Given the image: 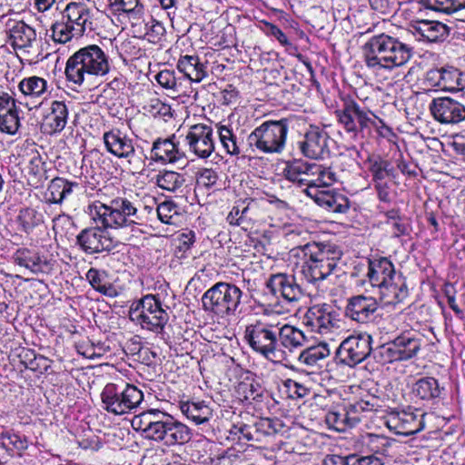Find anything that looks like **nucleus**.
I'll list each match as a JSON object with an SVG mask.
<instances>
[{
  "label": "nucleus",
  "mask_w": 465,
  "mask_h": 465,
  "mask_svg": "<svg viewBox=\"0 0 465 465\" xmlns=\"http://www.w3.org/2000/svg\"><path fill=\"white\" fill-rule=\"evenodd\" d=\"M362 50L367 67L376 72L401 67L411 57V48L407 45L385 34L370 38Z\"/></svg>",
  "instance_id": "f257e3e1"
},
{
  "label": "nucleus",
  "mask_w": 465,
  "mask_h": 465,
  "mask_svg": "<svg viewBox=\"0 0 465 465\" xmlns=\"http://www.w3.org/2000/svg\"><path fill=\"white\" fill-rule=\"evenodd\" d=\"M302 253V273L312 283L326 280L342 257L339 246L331 242H311L299 248Z\"/></svg>",
  "instance_id": "f03ea898"
},
{
  "label": "nucleus",
  "mask_w": 465,
  "mask_h": 465,
  "mask_svg": "<svg viewBox=\"0 0 465 465\" xmlns=\"http://www.w3.org/2000/svg\"><path fill=\"white\" fill-rule=\"evenodd\" d=\"M88 209L92 220L104 228L119 229L143 222L137 203L126 197H115L106 203L95 201Z\"/></svg>",
  "instance_id": "7ed1b4c3"
},
{
  "label": "nucleus",
  "mask_w": 465,
  "mask_h": 465,
  "mask_svg": "<svg viewBox=\"0 0 465 465\" xmlns=\"http://www.w3.org/2000/svg\"><path fill=\"white\" fill-rule=\"evenodd\" d=\"M110 70L107 56L96 45L75 52L66 63L65 75L69 82L81 85L94 75L104 76Z\"/></svg>",
  "instance_id": "20e7f679"
},
{
  "label": "nucleus",
  "mask_w": 465,
  "mask_h": 465,
  "mask_svg": "<svg viewBox=\"0 0 465 465\" xmlns=\"http://www.w3.org/2000/svg\"><path fill=\"white\" fill-rule=\"evenodd\" d=\"M244 339L253 351L272 362L286 359V353L280 348L276 338L275 319L263 316L245 328Z\"/></svg>",
  "instance_id": "39448f33"
},
{
  "label": "nucleus",
  "mask_w": 465,
  "mask_h": 465,
  "mask_svg": "<svg viewBox=\"0 0 465 465\" xmlns=\"http://www.w3.org/2000/svg\"><path fill=\"white\" fill-rule=\"evenodd\" d=\"M290 122L289 118L267 120L254 128L247 136L251 150L265 154H281L286 146Z\"/></svg>",
  "instance_id": "423d86ee"
},
{
  "label": "nucleus",
  "mask_w": 465,
  "mask_h": 465,
  "mask_svg": "<svg viewBox=\"0 0 465 465\" xmlns=\"http://www.w3.org/2000/svg\"><path fill=\"white\" fill-rule=\"evenodd\" d=\"M242 290L233 283L219 282L202 296L203 309L218 317H231L241 313Z\"/></svg>",
  "instance_id": "0eeeda50"
},
{
  "label": "nucleus",
  "mask_w": 465,
  "mask_h": 465,
  "mask_svg": "<svg viewBox=\"0 0 465 465\" xmlns=\"http://www.w3.org/2000/svg\"><path fill=\"white\" fill-rule=\"evenodd\" d=\"M283 176L299 186H331L337 181V175L331 167L294 159L286 163Z\"/></svg>",
  "instance_id": "6e6552de"
},
{
  "label": "nucleus",
  "mask_w": 465,
  "mask_h": 465,
  "mask_svg": "<svg viewBox=\"0 0 465 465\" xmlns=\"http://www.w3.org/2000/svg\"><path fill=\"white\" fill-rule=\"evenodd\" d=\"M104 409L114 415L135 411L143 400V393L129 383H107L102 391Z\"/></svg>",
  "instance_id": "1a4fd4ad"
},
{
  "label": "nucleus",
  "mask_w": 465,
  "mask_h": 465,
  "mask_svg": "<svg viewBox=\"0 0 465 465\" xmlns=\"http://www.w3.org/2000/svg\"><path fill=\"white\" fill-rule=\"evenodd\" d=\"M129 316L143 329L156 333L161 332L169 321V314L163 308L162 301L153 294L145 295L133 303Z\"/></svg>",
  "instance_id": "9d476101"
},
{
  "label": "nucleus",
  "mask_w": 465,
  "mask_h": 465,
  "mask_svg": "<svg viewBox=\"0 0 465 465\" xmlns=\"http://www.w3.org/2000/svg\"><path fill=\"white\" fill-rule=\"evenodd\" d=\"M372 338L367 332L352 334L344 339L336 350L339 362L355 367L371 355Z\"/></svg>",
  "instance_id": "9b49d317"
},
{
  "label": "nucleus",
  "mask_w": 465,
  "mask_h": 465,
  "mask_svg": "<svg viewBox=\"0 0 465 465\" xmlns=\"http://www.w3.org/2000/svg\"><path fill=\"white\" fill-rule=\"evenodd\" d=\"M151 440L164 446L183 445L192 438L191 430L173 416L162 411Z\"/></svg>",
  "instance_id": "f8f14e48"
},
{
  "label": "nucleus",
  "mask_w": 465,
  "mask_h": 465,
  "mask_svg": "<svg viewBox=\"0 0 465 465\" xmlns=\"http://www.w3.org/2000/svg\"><path fill=\"white\" fill-rule=\"evenodd\" d=\"M304 319L306 324L322 335H332L341 331V322L332 305L322 303L309 308Z\"/></svg>",
  "instance_id": "ddd939ff"
},
{
  "label": "nucleus",
  "mask_w": 465,
  "mask_h": 465,
  "mask_svg": "<svg viewBox=\"0 0 465 465\" xmlns=\"http://www.w3.org/2000/svg\"><path fill=\"white\" fill-rule=\"evenodd\" d=\"M331 137L328 133L317 126L310 125L302 140L297 143L302 154L310 159H324L331 153Z\"/></svg>",
  "instance_id": "4468645a"
},
{
  "label": "nucleus",
  "mask_w": 465,
  "mask_h": 465,
  "mask_svg": "<svg viewBox=\"0 0 465 465\" xmlns=\"http://www.w3.org/2000/svg\"><path fill=\"white\" fill-rule=\"evenodd\" d=\"M266 288L274 295H280L288 304L297 305L305 292L292 274L276 273L270 276Z\"/></svg>",
  "instance_id": "2eb2a0df"
},
{
  "label": "nucleus",
  "mask_w": 465,
  "mask_h": 465,
  "mask_svg": "<svg viewBox=\"0 0 465 465\" xmlns=\"http://www.w3.org/2000/svg\"><path fill=\"white\" fill-rule=\"evenodd\" d=\"M339 123L348 133L357 134L374 124L371 111L364 110L354 101H346L341 110L336 111Z\"/></svg>",
  "instance_id": "dca6fc26"
},
{
  "label": "nucleus",
  "mask_w": 465,
  "mask_h": 465,
  "mask_svg": "<svg viewBox=\"0 0 465 465\" xmlns=\"http://www.w3.org/2000/svg\"><path fill=\"white\" fill-rule=\"evenodd\" d=\"M184 141L190 152L199 158H208L214 151L213 130L210 125L197 124L190 126Z\"/></svg>",
  "instance_id": "f3484780"
},
{
  "label": "nucleus",
  "mask_w": 465,
  "mask_h": 465,
  "mask_svg": "<svg viewBox=\"0 0 465 465\" xmlns=\"http://www.w3.org/2000/svg\"><path fill=\"white\" fill-rule=\"evenodd\" d=\"M105 229L98 224L82 230L76 237V242L81 250L87 254L110 252L114 245Z\"/></svg>",
  "instance_id": "a211bd4d"
},
{
  "label": "nucleus",
  "mask_w": 465,
  "mask_h": 465,
  "mask_svg": "<svg viewBox=\"0 0 465 465\" xmlns=\"http://www.w3.org/2000/svg\"><path fill=\"white\" fill-rule=\"evenodd\" d=\"M326 186H311L303 190L319 206L329 212L344 213L350 208L349 199L334 190H325Z\"/></svg>",
  "instance_id": "6ab92c4d"
},
{
  "label": "nucleus",
  "mask_w": 465,
  "mask_h": 465,
  "mask_svg": "<svg viewBox=\"0 0 465 465\" xmlns=\"http://www.w3.org/2000/svg\"><path fill=\"white\" fill-rule=\"evenodd\" d=\"M378 310L375 298L365 295H356L348 300L345 315L359 323L368 322Z\"/></svg>",
  "instance_id": "aec40b11"
},
{
  "label": "nucleus",
  "mask_w": 465,
  "mask_h": 465,
  "mask_svg": "<svg viewBox=\"0 0 465 465\" xmlns=\"http://www.w3.org/2000/svg\"><path fill=\"white\" fill-rule=\"evenodd\" d=\"M63 19L71 25L70 28L75 35H84L87 30H94L91 12L82 3H69L63 13Z\"/></svg>",
  "instance_id": "412c9836"
},
{
  "label": "nucleus",
  "mask_w": 465,
  "mask_h": 465,
  "mask_svg": "<svg viewBox=\"0 0 465 465\" xmlns=\"http://www.w3.org/2000/svg\"><path fill=\"white\" fill-rule=\"evenodd\" d=\"M361 265L366 267V276L373 287L379 288L397 276L392 262L385 257L374 260L368 259L366 264L362 263Z\"/></svg>",
  "instance_id": "4be33fe9"
},
{
  "label": "nucleus",
  "mask_w": 465,
  "mask_h": 465,
  "mask_svg": "<svg viewBox=\"0 0 465 465\" xmlns=\"http://www.w3.org/2000/svg\"><path fill=\"white\" fill-rule=\"evenodd\" d=\"M14 262L33 274H48L52 271L51 263L38 252L27 249H18L13 256Z\"/></svg>",
  "instance_id": "5701e85b"
},
{
  "label": "nucleus",
  "mask_w": 465,
  "mask_h": 465,
  "mask_svg": "<svg viewBox=\"0 0 465 465\" xmlns=\"http://www.w3.org/2000/svg\"><path fill=\"white\" fill-rule=\"evenodd\" d=\"M103 140L106 150L117 158H130L135 153L133 140L117 128L104 132Z\"/></svg>",
  "instance_id": "b1692460"
},
{
  "label": "nucleus",
  "mask_w": 465,
  "mask_h": 465,
  "mask_svg": "<svg viewBox=\"0 0 465 465\" xmlns=\"http://www.w3.org/2000/svg\"><path fill=\"white\" fill-rule=\"evenodd\" d=\"M175 135L167 139H157L152 147V158L162 163H176L185 157V153L174 142Z\"/></svg>",
  "instance_id": "393cba45"
},
{
  "label": "nucleus",
  "mask_w": 465,
  "mask_h": 465,
  "mask_svg": "<svg viewBox=\"0 0 465 465\" xmlns=\"http://www.w3.org/2000/svg\"><path fill=\"white\" fill-rule=\"evenodd\" d=\"M276 324V338L280 344V348L283 347L289 351L302 347L307 341L304 332L290 324H282L281 322L275 320Z\"/></svg>",
  "instance_id": "a878e982"
},
{
  "label": "nucleus",
  "mask_w": 465,
  "mask_h": 465,
  "mask_svg": "<svg viewBox=\"0 0 465 465\" xmlns=\"http://www.w3.org/2000/svg\"><path fill=\"white\" fill-rule=\"evenodd\" d=\"M378 289L380 299L386 305L398 304L408 297V288L401 275L396 276L392 281L386 282Z\"/></svg>",
  "instance_id": "bb28decb"
},
{
  "label": "nucleus",
  "mask_w": 465,
  "mask_h": 465,
  "mask_svg": "<svg viewBox=\"0 0 465 465\" xmlns=\"http://www.w3.org/2000/svg\"><path fill=\"white\" fill-rule=\"evenodd\" d=\"M35 39L36 33L35 29L23 21L15 22L9 29L10 44L15 50L19 49L28 53Z\"/></svg>",
  "instance_id": "cd10ccee"
},
{
  "label": "nucleus",
  "mask_w": 465,
  "mask_h": 465,
  "mask_svg": "<svg viewBox=\"0 0 465 465\" xmlns=\"http://www.w3.org/2000/svg\"><path fill=\"white\" fill-rule=\"evenodd\" d=\"M438 89L444 92H460L465 88V74L454 66L446 65L438 69Z\"/></svg>",
  "instance_id": "c85d7f7f"
},
{
  "label": "nucleus",
  "mask_w": 465,
  "mask_h": 465,
  "mask_svg": "<svg viewBox=\"0 0 465 465\" xmlns=\"http://www.w3.org/2000/svg\"><path fill=\"white\" fill-rule=\"evenodd\" d=\"M465 120V106L450 98L438 97V122L456 124Z\"/></svg>",
  "instance_id": "c756f323"
},
{
  "label": "nucleus",
  "mask_w": 465,
  "mask_h": 465,
  "mask_svg": "<svg viewBox=\"0 0 465 465\" xmlns=\"http://www.w3.org/2000/svg\"><path fill=\"white\" fill-rule=\"evenodd\" d=\"M177 69L192 82L200 83L207 75V66L197 55H183L177 62Z\"/></svg>",
  "instance_id": "7c9ffc66"
},
{
  "label": "nucleus",
  "mask_w": 465,
  "mask_h": 465,
  "mask_svg": "<svg viewBox=\"0 0 465 465\" xmlns=\"http://www.w3.org/2000/svg\"><path fill=\"white\" fill-rule=\"evenodd\" d=\"M68 119V107L61 101H54L51 104L50 113L45 116V125L46 132L56 134L62 132Z\"/></svg>",
  "instance_id": "2f4dec72"
},
{
  "label": "nucleus",
  "mask_w": 465,
  "mask_h": 465,
  "mask_svg": "<svg viewBox=\"0 0 465 465\" xmlns=\"http://www.w3.org/2000/svg\"><path fill=\"white\" fill-rule=\"evenodd\" d=\"M330 354L329 345L326 342H320L303 350L298 357V361L309 368H321Z\"/></svg>",
  "instance_id": "473e14b6"
},
{
  "label": "nucleus",
  "mask_w": 465,
  "mask_h": 465,
  "mask_svg": "<svg viewBox=\"0 0 465 465\" xmlns=\"http://www.w3.org/2000/svg\"><path fill=\"white\" fill-rule=\"evenodd\" d=\"M180 410L183 415L197 425L207 423L213 417V410L203 401H183Z\"/></svg>",
  "instance_id": "72a5a7b5"
},
{
  "label": "nucleus",
  "mask_w": 465,
  "mask_h": 465,
  "mask_svg": "<svg viewBox=\"0 0 465 465\" xmlns=\"http://www.w3.org/2000/svg\"><path fill=\"white\" fill-rule=\"evenodd\" d=\"M401 361L413 358L420 349V341L416 335L406 331L397 336L393 341Z\"/></svg>",
  "instance_id": "f704fd0d"
},
{
  "label": "nucleus",
  "mask_w": 465,
  "mask_h": 465,
  "mask_svg": "<svg viewBox=\"0 0 465 465\" xmlns=\"http://www.w3.org/2000/svg\"><path fill=\"white\" fill-rule=\"evenodd\" d=\"M368 162L373 183L387 182L395 178V170L389 161L377 155L369 157Z\"/></svg>",
  "instance_id": "c9c22d12"
},
{
  "label": "nucleus",
  "mask_w": 465,
  "mask_h": 465,
  "mask_svg": "<svg viewBox=\"0 0 465 465\" xmlns=\"http://www.w3.org/2000/svg\"><path fill=\"white\" fill-rule=\"evenodd\" d=\"M161 413V411L152 409L135 415L131 421L133 429L142 431L147 439L151 440Z\"/></svg>",
  "instance_id": "e433bc0d"
},
{
  "label": "nucleus",
  "mask_w": 465,
  "mask_h": 465,
  "mask_svg": "<svg viewBox=\"0 0 465 465\" xmlns=\"http://www.w3.org/2000/svg\"><path fill=\"white\" fill-rule=\"evenodd\" d=\"M185 181L183 174L173 171H161L155 176L156 184L161 189L171 193L181 192Z\"/></svg>",
  "instance_id": "4c0bfd02"
},
{
  "label": "nucleus",
  "mask_w": 465,
  "mask_h": 465,
  "mask_svg": "<svg viewBox=\"0 0 465 465\" xmlns=\"http://www.w3.org/2000/svg\"><path fill=\"white\" fill-rule=\"evenodd\" d=\"M18 87L24 95L39 98L46 92L47 83L42 77L30 76L23 79Z\"/></svg>",
  "instance_id": "58836bf2"
},
{
  "label": "nucleus",
  "mask_w": 465,
  "mask_h": 465,
  "mask_svg": "<svg viewBox=\"0 0 465 465\" xmlns=\"http://www.w3.org/2000/svg\"><path fill=\"white\" fill-rule=\"evenodd\" d=\"M216 127L217 134L225 152L230 155H239L241 153L240 144L232 129L223 124H217Z\"/></svg>",
  "instance_id": "ea45409f"
},
{
  "label": "nucleus",
  "mask_w": 465,
  "mask_h": 465,
  "mask_svg": "<svg viewBox=\"0 0 465 465\" xmlns=\"http://www.w3.org/2000/svg\"><path fill=\"white\" fill-rule=\"evenodd\" d=\"M17 221L22 230L28 233L43 223V215L34 208H25L20 210Z\"/></svg>",
  "instance_id": "a19ab883"
},
{
  "label": "nucleus",
  "mask_w": 465,
  "mask_h": 465,
  "mask_svg": "<svg viewBox=\"0 0 465 465\" xmlns=\"http://www.w3.org/2000/svg\"><path fill=\"white\" fill-rule=\"evenodd\" d=\"M371 355L374 360L381 364L401 361L396 346L392 341L372 349Z\"/></svg>",
  "instance_id": "79ce46f5"
},
{
  "label": "nucleus",
  "mask_w": 465,
  "mask_h": 465,
  "mask_svg": "<svg viewBox=\"0 0 465 465\" xmlns=\"http://www.w3.org/2000/svg\"><path fill=\"white\" fill-rule=\"evenodd\" d=\"M155 213L163 223L170 225L176 224L180 217L178 206L172 201H164L160 203Z\"/></svg>",
  "instance_id": "37998d69"
},
{
  "label": "nucleus",
  "mask_w": 465,
  "mask_h": 465,
  "mask_svg": "<svg viewBox=\"0 0 465 465\" xmlns=\"http://www.w3.org/2000/svg\"><path fill=\"white\" fill-rule=\"evenodd\" d=\"M86 279L92 287L102 294L113 296L114 290L112 284L104 282V277L96 269L91 268L86 273Z\"/></svg>",
  "instance_id": "c03bdc74"
},
{
  "label": "nucleus",
  "mask_w": 465,
  "mask_h": 465,
  "mask_svg": "<svg viewBox=\"0 0 465 465\" xmlns=\"http://www.w3.org/2000/svg\"><path fill=\"white\" fill-rule=\"evenodd\" d=\"M374 408V404L368 401H358L354 403L349 404L346 409V414L351 421V427L356 426L361 420V414L365 411H371Z\"/></svg>",
  "instance_id": "a18cd8bd"
},
{
  "label": "nucleus",
  "mask_w": 465,
  "mask_h": 465,
  "mask_svg": "<svg viewBox=\"0 0 465 465\" xmlns=\"http://www.w3.org/2000/svg\"><path fill=\"white\" fill-rule=\"evenodd\" d=\"M71 25L66 23L64 19L60 22L53 24L51 26L52 38L54 42L64 44L70 41L74 37H80L83 35H75L74 31L71 28Z\"/></svg>",
  "instance_id": "49530a36"
},
{
  "label": "nucleus",
  "mask_w": 465,
  "mask_h": 465,
  "mask_svg": "<svg viewBox=\"0 0 465 465\" xmlns=\"http://www.w3.org/2000/svg\"><path fill=\"white\" fill-rule=\"evenodd\" d=\"M2 444L5 447L11 448L21 455L28 448V440L25 436L15 432H5L1 434Z\"/></svg>",
  "instance_id": "de8ad7c7"
},
{
  "label": "nucleus",
  "mask_w": 465,
  "mask_h": 465,
  "mask_svg": "<svg viewBox=\"0 0 465 465\" xmlns=\"http://www.w3.org/2000/svg\"><path fill=\"white\" fill-rule=\"evenodd\" d=\"M416 33L420 35V41L428 43L436 42V22L429 19L418 20L413 26Z\"/></svg>",
  "instance_id": "09e8293b"
},
{
  "label": "nucleus",
  "mask_w": 465,
  "mask_h": 465,
  "mask_svg": "<svg viewBox=\"0 0 465 465\" xmlns=\"http://www.w3.org/2000/svg\"><path fill=\"white\" fill-rule=\"evenodd\" d=\"M110 5L115 7L116 11L131 14L134 17H140L143 7L139 0H109Z\"/></svg>",
  "instance_id": "8fccbe9b"
},
{
  "label": "nucleus",
  "mask_w": 465,
  "mask_h": 465,
  "mask_svg": "<svg viewBox=\"0 0 465 465\" xmlns=\"http://www.w3.org/2000/svg\"><path fill=\"white\" fill-rule=\"evenodd\" d=\"M435 390L436 380L433 378H422L415 383L413 391L422 400H431L434 398Z\"/></svg>",
  "instance_id": "3c124183"
},
{
  "label": "nucleus",
  "mask_w": 465,
  "mask_h": 465,
  "mask_svg": "<svg viewBox=\"0 0 465 465\" xmlns=\"http://www.w3.org/2000/svg\"><path fill=\"white\" fill-rule=\"evenodd\" d=\"M326 422L330 427L338 431H344L347 428H351L345 410L342 412L329 411L326 414Z\"/></svg>",
  "instance_id": "603ef678"
},
{
  "label": "nucleus",
  "mask_w": 465,
  "mask_h": 465,
  "mask_svg": "<svg viewBox=\"0 0 465 465\" xmlns=\"http://www.w3.org/2000/svg\"><path fill=\"white\" fill-rule=\"evenodd\" d=\"M238 392L242 395L245 401H261L262 399V391L258 383L252 381H243L238 385Z\"/></svg>",
  "instance_id": "864d4df0"
},
{
  "label": "nucleus",
  "mask_w": 465,
  "mask_h": 465,
  "mask_svg": "<svg viewBox=\"0 0 465 465\" xmlns=\"http://www.w3.org/2000/svg\"><path fill=\"white\" fill-rule=\"evenodd\" d=\"M282 427L279 420L269 418L261 419L254 423L255 431L263 436H271L277 433Z\"/></svg>",
  "instance_id": "5fc2aeb1"
},
{
  "label": "nucleus",
  "mask_w": 465,
  "mask_h": 465,
  "mask_svg": "<svg viewBox=\"0 0 465 465\" xmlns=\"http://www.w3.org/2000/svg\"><path fill=\"white\" fill-rule=\"evenodd\" d=\"M19 127V118L16 111L0 114V131L8 134H15Z\"/></svg>",
  "instance_id": "6e6d98bb"
},
{
  "label": "nucleus",
  "mask_w": 465,
  "mask_h": 465,
  "mask_svg": "<svg viewBox=\"0 0 465 465\" xmlns=\"http://www.w3.org/2000/svg\"><path fill=\"white\" fill-rule=\"evenodd\" d=\"M218 173L212 168H203L197 173L196 183L198 186L211 188L217 183Z\"/></svg>",
  "instance_id": "4d7b16f0"
},
{
  "label": "nucleus",
  "mask_w": 465,
  "mask_h": 465,
  "mask_svg": "<svg viewBox=\"0 0 465 465\" xmlns=\"http://www.w3.org/2000/svg\"><path fill=\"white\" fill-rule=\"evenodd\" d=\"M402 421V433L414 434L422 430L421 420H418L413 413H403L401 418Z\"/></svg>",
  "instance_id": "13d9d810"
},
{
  "label": "nucleus",
  "mask_w": 465,
  "mask_h": 465,
  "mask_svg": "<svg viewBox=\"0 0 465 465\" xmlns=\"http://www.w3.org/2000/svg\"><path fill=\"white\" fill-rule=\"evenodd\" d=\"M64 178H54L51 181L46 194L49 195L48 201L53 203H61L63 202V183Z\"/></svg>",
  "instance_id": "bf43d9fd"
},
{
  "label": "nucleus",
  "mask_w": 465,
  "mask_h": 465,
  "mask_svg": "<svg viewBox=\"0 0 465 465\" xmlns=\"http://www.w3.org/2000/svg\"><path fill=\"white\" fill-rule=\"evenodd\" d=\"M158 84L165 89L178 91V83L175 73L171 70H163L156 75Z\"/></svg>",
  "instance_id": "052dcab7"
},
{
  "label": "nucleus",
  "mask_w": 465,
  "mask_h": 465,
  "mask_svg": "<svg viewBox=\"0 0 465 465\" xmlns=\"http://www.w3.org/2000/svg\"><path fill=\"white\" fill-rule=\"evenodd\" d=\"M351 465H384L383 459L375 454L368 456L351 454Z\"/></svg>",
  "instance_id": "680f3d73"
},
{
  "label": "nucleus",
  "mask_w": 465,
  "mask_h": 465,
  "mask_svg": "<svg viewBox=\"0 0 465 465\" xmlns=\"http://www.w3.org/2000/svg\"><path fill=\"white\" fill-rule=\"evenodd\" d=\"M51 367V361L42 355H35L34 359L30 360L27 368L34 371H39L40 373L46 372Z\"/></svg>",
  "instance_id": "e2e57ef3"
},
{
  "label": "nucleus",
  "mask_w": 465,
  "mask_h": 465,
  "mask_svg": "<svg viewBox=\"0 0 465 465\" xmlns=\"http://www.w3.org/2000/svg\"><path fill=\"white\" fill-rule=\"evenodd\" d=\"M150 28L145 33L149 42L155 43L160 39V36L164 33L163 25L155 20H152Z\"/></svg>",
  "instance_id": "0e129e2a"
},
{
  "label": "nucleus",
  "mask_w": 465,
  "mask_h": 465,
  "mask_svg": "<svg viewBox=\"0 0 465 465\" xmlns=\"http://www.w3.org/2000/svg\"><path fill=\"white\" fill-rule=\"evenodd\" d=\"M351 454L348 456L329 454L325 456L322 465H351Z\"/></svg>",
  "instance_id": "69168bd1"
},
{
  "label": "nucleus",
  "mask_w": 465,
  "mask_h": 465,
  "mask_svg": "<svg viewBox=\"0 0 465 465\" xmlns=\"http://www.w3.org/2000/svg\"><path fill=\"white\" fill-rule=\"evenodd\" d=\"M14 111H16L14 99L5 93L0 94V114L3 115Z\"/></svg>",
  "instance_id": "338daca9"
},
{
  "label": "nucleus",
  "mask_w": 465,
  "mask_h": 465,
  "mask_svg": "<svg viewBox=\"0 0 465 465\" xmlns=\"http://www.w3.org/2000/svg\"><path fill=\"white\" fill-rule=\"evenodd\" d=\"M179 241V249L181 251L186 252L191 248V246L195 242V233L193 231H188L186 232H183L178 237Z\"/></svg>",
  "instance_id": "774afa93"
}]
</instances>
